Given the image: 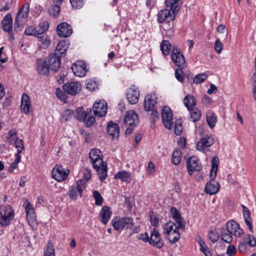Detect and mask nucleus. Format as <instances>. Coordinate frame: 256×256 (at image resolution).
<instances>
[{"mask_svg":"<svg viewBox=\"0 0 256 256\" xmlns=\"http://www.w3.org/2000/svg\"><path fill=\"white\" fill-rule=\"evenodd\" d=\"M165 4L166 6L170 8V9H163L158 12V22L160 24L164 22L167 23L173 22L180 9L182 2L174 0H165Z\"/></svg>","mask_w":256,"mask_h":256,"instance_id":"1","label":"nucleus"},{"mask_svg":"<svg viewBox=\"0 0 256 256\" xmlns=\"http://www.w3.org/2000/svg\"><path fill=\"white\" fill-rule=\"evenodd\" d=\"M112 224L114 230L121 232L124 230H130V234L138 233L140 231L139 226H134V222L130 217L116 216L112 220Z\"/></svg>","mask_w":256,"mask_h":256,"instance_id":"2","label":"nucleus"},{"mask_svg":"<svg viewBox=\"0 0 256 256\" xmlns=\"http://www.w3.org/2000/svg\"><path fill=\"white\" fill-rule=\"evenodd\" d=\"M30 11V4L26 2L18 12L14 21V28H18L28 21Z\"/></svg>","mask_w":256,"mask_h":256,"instance_id":"3","label":"nucleus"},{"mask_svg":"<svg viewBox=\"0 0 256 256\" xmlns=\"http://www.w3.org/2000/svg\"><path fill=\"white\" fill-rule=\"evenodd\" d=\"M171 58L174 64L181 69H184L186 67L185 58L176 46L173 47Z\"/></svg>","mask_w":256,"mask_h":256,"instance_id":"4","label":"nucleus"},{"mask_svg":"<svg viewBox=\"0 0 256 256\" xmlns=\"http://www.w3.org/2000/svg\"><path fill=\"white\" fill-rule=\"evenodd\" d=\"M186 167L190 175H192L194 172L200 171L202 166L197 157L192 156L188 159L186 161Z\"/></svg>","mask_w":256,"mask_h":256,"instance_id":"5","label":"nucleus"},{"mask_svg":"<svg viewBox=\"0 0 256 256\" xmlns=\"http://www.w3.org/2000/svg\"><path fill=\"white\" fill-rule=\"evenodd\" d=\"M162 116L164 126L168 129L172 128V114L168 106H164L162 110Z\"/></svg>","mask_w":256,"mask_h":256,"instance_id":"6","label":"nucleus"},{"mask_svg":"<svg viewBox=\"0 0 256 256\" xmlns=\"http://www.w3.org/2000/svg\"><path fill=\"white\" fill-rule=\"evenodd\" d=\"M72 70L75 76H84L88 71L86 64L82 60H78L72 66Z\"/></svg>","mask_w":256,"mask_h":256,"instance_id":"7","label":"nucleus"},{"mask_svg":"<svg viewBox=\"0 0 256 256\" xmlns=\"http://www.w3.org/2000/svg\"><path fill=\"white\" fill-rule=\"evenodd\" d=\"M107 104L104 100L96 102L93 106V111L96 116H104L107 113Z\"/></svg>","mask_w":256,"mask_h":256,"instance_id":"8","label":"nucleus"},{"mask_svg":"<svg viewBox=\"0 0 256 256\" xmlns=\"http://www.w3.org/2000/svg\"><path fill=\"white\" fill-rule=\"evenodd\" d=\"M140 96V91L138 88L134 85H132L126 92V98L129 103L132 104L138 102Z\"/></svg>","mask_w":256,"mask_h":256,"instance_id":"9","label":"nucleus"},{"mask_svg":"<svg viewBox=\"0 0 256 256\" xmlns=\"http://www.w3.org/2000/svg\"><path fill=\"white\" fill-rule=\"evenodd\" d=\"M81 88L82 85L78 82H68L62 86L64 91L70 95H76L78 94Z\"/></svg>","mask_w":256,"mask_h":256,"instance_id":"10","label":"nucleus"},{"mask_svg":"<svg viewBox=\"0 0 256 256\" xmlns=\"http://www.w3.org/2000/svg\"><path fill=\"white\" fill-rule=\"evenodd\" d=\"M68 173L64 170L62 166L56 165L52 172V178L58 182H62L66 179Z\"/></svg>","mask_w":256,"mask_h":256,"instance_id":"11","label":"nucleus"},{"mask_svg":"<svg viewBox=\"0 0 256 256\" xmlns=\"http://www.w3.org/2000/svg\"><path fill=\"white\" fill-rule=\"evenodd\" d=\"M56 32L59 36L66 38L72 34V30L70 24L66 22H62L57 26Z\"/></svg>","mask_w":256,"mask_h":256,"instance_id":"12","label":"nucleus"},{"mask_svg":"<svg viewBox=\"0 0 256 256\" xmlns=\"http://www.w3.org/2000/svg\"><path fill=\"white\" fill-rule=\"evenodd\" d=\"M60 56L52 53L48 57V65L50 69L56 72L58 70L60 66Z\"/></svg>","mask_w":256,"mask_h":256,"instance_id":"13","label":"nucleus"},{"mask_svg":"<svg viewBox=\"0 0 256 256\" xmlns=\"http://www.w3.org/2000/svg\"><path fill=\"white\" fill-rule=\"evenodd\" d=\"M90 162L93 167H97L98 165L102 164L104 161L102 158L101 152L98 149H93L89 153Z\"/></svg>","mask_w":256,"mask_h":256,"instance_id":"14","label":"nucleus"},{"mask_svg":"<svg viewBox=\"0 0 256 256\" xmlns=\"http://www.w3.org/2000/svg\"><path fill=\"white\" fill-rule=\"evenodd\" d=\"M36 67L37 72L42 75L46 76L49 74L50 67L47 61L43 58H38L36 60Z\"/></svg>","mask_w":256,"mask_h":256,"instance_id":"15","label":"nucleus"},{"mask_svg":"<svg viewBox=\"0 0 256 256\" xmlns=\"http://www.w3.org/2000/svg\"><path fill=\"white\" fill-rule=\"evenodd\" d=\"M157 97L154 94H147L144 99V106L146 111L148 112L154 109L156 103Z\"/></svg>","mask_w":256,"mask_h":256,"instance_id":"16","label":"nucleus"},{"mask_svg":"<svg viewBox=\"0 0 256 256\" xmlns=\"http://www.w3.org/2000/svg\"><path fill=\"white\" fill-rule=\"evenodd\" d=\"M149 243L158 248H160L164 246V242L161 238L160 234L156 229L154 230L150 234Z\"/></svg>","mask_w":256,"mask_h":256,"instance_id":"17","label":"nucleus"},{"mask_svg":"<svg viewBox=\"0 0 256 256\" xmlns=\"http://www.w3.org/2000/svg\"><path fill=\"white\" fill-rule=\"evenodd\" d=\"M226 229L230 234L236 236H240L243 232L242 230L240 228L238 223L232 220L227 222Z\"/></svg>","mask_w":256,"mask_h":256,"instance_id":"18","label":"nucleus"},{"mask_svg":"<svg viewBox=\"0 0 256 256\" xmlns=\"http://www.w3.org/2000/svg\"><path fill=\"white\" fill-rule=\"evenodd\" d=\"M214 142V140L212 136L204 137L197 143V149L202 151L204 148L210 146Z\"/></svg>","mask_w":256,"mask_h":256,"instance_id":"19","label":"nucleus"},{"mask_svg":"<svg viewBox=\"0 0 256 256\" xmlns=\"http://www.w3.org/2000/svg\"><path fill=\"white\" fill-rule=\"evenodd\" d=\"M138 116L132 110L126 112L124 118V123L126 126H136L138 122Z\"/></svg>","mask_w":256,"mask_h":256,"instance_id":"20","label":"nucleus"},{"mask_svg":"<svg viewBox=\"0 0 256 256\" xmlns=\"http://www.w3.org/2000/svg\"><path fill=\"white\" fill-rule=\"evenodd\" d=\"M112 212L110 208L108 206H104L100 212V220L104 224H108L112 216Z\"/></svg>","mask_w":256,"mask_h":256,"instance_id":"21","label":"nucleus"},{"mask_svg":"<svg viewBox=\"0 0 256 256\" xmlns=\"http://www.w3.org/2000/svg\"><path fill=\"white\" fill-rule=\"evenodd\" d=\"M106 130L108 134L114 139L119 136L120 129L118 124L112 122H110L107 125Z\"/></svg>","mask_w":256,"mask_h":256,"instance_id":"22","label":"nucleus"},{"mask_svg":"<svg viewBox=\"0 0 256 256\" xmlns=\"http://www.w3.org/2000/svg\"><path fill=\"white\" fill-rule=\"evenodd\" d=\"M210 181L208 182L205 186V191L206 193L210 195L217 193L220 189L219 184L214 180L210 179Z\"/></svg>","mask_w":256,"mask_h":256,"instance_id":"23","label":"nucleus"},{"mask_svg":"<svg viewBox=\"0 0 256 256\" xmlns=\"http://www.w3.org/2000/svg\"><path fill=\"white\" fill-rule=\"evenodd\" d=\"M12 20L10 14L5 16L1 22V26L3 30L10 34L12 30Z\"/></svg>","mask_w":256,"mask_h":256,"instance_id":"24","label":"nucleus"},{"mask_svg":"<svg viewBox=\"0 0 256 256\" xmlns=\"http://www.w3.org/2000/svg\"><path fill=\"white\" fill-rule=\"evenodd\" d=\"M170 214L172 218L174 220L175 222L178 224V227L182 228V230H184V222L178 210L174 207L170 209Z\"/></svg>","mask_w":256,"mask_h":256,"instance_id":"25","label":"nucleus"},{"mask_svg":"<svg viewBox=\"0 0 256 256\" xmlns=\"http://www.w3.org/2000/svg\"><path fill=\"white\" fill-rule=\"evenodd\" d=\"M114 178L130 183L132 180L131 172L126 170L118 172L114 175Z\"/></svg>","mask_w":256,"mask_h":256,"instance_id":"26","label":"nucleus"},{"mask_svg":"<svg viewBox=\"0 0 256 256\" xmlns=\"http://www.w3.org/2000/svg\"><path fill=\"white\" fill-rule=\"evenodd\" d=\"M30 106L31 104L28 96L26 94H23L20 106L24 114H28L30 112Z\"/></svg>","mask_w":256,"mask_h":256,"instance_id":"27","label":"nucleus"},{"mask_svg":"<svg viewBox=\"0 0 256 256\" xmlns=\"http://www.w3.org/2000/svg\"><path fill=\"white\" fill-rule=\"evenodd\" d=\"M93 168L96 170L100 180L101 182L104 181L107 176L108 168L106 164L102 162V164L98 165L96 168Z\"/></svg>","mask_w":256,"mask_h":256,"instance_id":"28","label":"nucleus"},{"mask_svg":"<svg viewBox=\"0 0 256 256\" xmlns=\"http://www.w3.org/2000/svg\"><path fill=\"white\" fill-rule=\"evenodd\" d=\"M68 48L66 42L65 40H61L58 44L54 54L60 56L61 57L64 56Z\"/></svg>","mask_w":256,"mask_h":256,"instance_id":"29","label":"nucleus"},{"mask_svg":"<svg viewBox=\"0 0 256 256\" xmlns=\"http://www.w3.org/2000/svg\"><path fill=\"white\" fill-rule=\"evenodd\" d=\"M243 216L245 223L251 232H252V226L250 217V213L248 208L244 205H242Z\"/></svg>","mask_w":256,"mask_h":256,"instance_id":"30","label":"nucleus"},{"mask_svg":"<svg viewBox=\"0 0 256 256\" xmlns=\"http://www.w3.org/2000/svg\"><path fill=\"white\" fill-rule=\"evenodd\" d=\"M206 122L210 128H213L216 124L217 122V116L212 110H208L206 112Z\"/></svg>","mask_w":256,"mask_h":256,"instance_id":"31","label":"nucleus"},{"mask_svg":"<svg viewBox=\"0 0 256 256\" xmlns=\"http://www.w3.org/2000/svg\"><path fill=\"white\" fill-rule=\"evenodd\" d=\"M178 229H182V228H178V226H175V230L166 234L170 242L174 244L179 240L180 238V234L179 233Z\"/></svg>","mask_w":256,"mask_h":256,"instance_id":"32","label":"nucleus"},{"mask_svg":"<svg viewBox=\"0 0 256 256\" xmlns=\"http://www.w3.org/2000/svg\"><path fill=\"white\" fill-rule=\"evenodd\" d=\"M37 36L38 44L42 48H46L49 46L50 41L47 35L42 34V35H38Z\"/></svg>","mask_w":256,"mask_h":256,"instance_id":"33","label":"nucleus"},{"mask_svg":"<svg viewBox=\"0 0 256 256\" xmlns=\"http://www.w3.org/2000/svg\"><path fill=\"white\" fill-rule=\"evenodd\" d=\"M218 162L219 159L218 157H214L212 160V169L210 175V178L212 180H214L216 178Z\"/></svg>","mask_w":256,"mask_h":256,"instance_id":"34","label":"nucleus"},{"mask_svg":"<svg viewBox=\"0 0 256 256\" xmlns=\"http://www.w3.org/2000/svg\"><path fill=\"white\" fill-rule=\"evenodd\" d=\"M184 104L188 110H192L195 107L196 100L194 97L192 95L186 96L184 100Z\"/></svg>","mask_w":256,"mask_h":256,"instance_id":"35","label":"nucleus"},{"mask_svg":"<svg viewBox=\"0 0 256 256\" xmlns=\"http://www.w3.org/2000/svg\"><path fill=\"white\" fill-rule=\"evenodd\" d=\"M91 112V110H88L86 112H84V110L82 108H78L76 110L75 116L77 120L82 122L83 121L84 118H86L89 114V112Z\"/></svg>","mask_w":256,"mask_h":256,"instance_id":"36","label":"nucleus"},{"mask_svg":"<svg viewBox=\"0 0 256 256\" xmlns=\"http://www.w3.org/2000/svg\"><path fill=\"white\" fill-rule=\"evenodd\" d=\"M190 114V120L193 122L198 121L201 117L202 112L198 108H196L195 107L192 108V110H188Z\"/></svg>","mask_w":256,"mask_h":256,"instance_id":"37","label":"nucleus"},{"mask_svg":"<svg viewBox=\"0 0 256 256\" xmlns=\"http://www.w3.org/2000/svg\"><path fill=\"white\" fill-rule=\"evenodd\" d=\"M172 48L171 44L168 40H164L160 44V50L164 56L169 54Z\"/></svg>","mask_w":256,"mask_h":256,"instance_id":"38","label":"nucleus"},{"mask_svg":"<svg viewBox=\"0 0 256 256\" xmlns=\"http://www.w3.org/2000/svg\"><path fill=\"white\" fill-rule=\"evenodd\" d=\"M18 135L16 130H12L9 131L7 138H6V142L11 144H14L16 142V140H18Z\"/></svg>","mask_w":256,"mask_h":256,"instance_id":"39","label":"nucleus"},{"mask_svg":"<svg viewBox=\"0 0 256 256\" xmlns=\"http://www.w3.org/2000/svg\"><path fill=\"white\" fill-rule=\"evenodd\" d=\"M14 210L10 206H2L0 208V216H14Z\"/></svg>","mask_w":256,"mask_h":256,"instance_id":"40","label":"nucleus"},{"mask_svg":"<svg viewBox=\"0 0 256 256\" xmlns=\"http://www.w3.org/2000/svg\"><path fill=\"white\" fill-rule=\"evenodd\" d=\"M182 152L180 150H176L173 152L172 161L175 164L178 165L181 161Z\"/></svg>","mask_w":256,"mask_h":256,"instance_id":"41","label":"nucleus"},{"mask_svg":"<svg viewBox=\"0 0 256 256\" xmlns=\"http://www.w3.org/2000/svg\"><path fill=\"white\" fill-rule=\"evenodd\" d=\"M60 4H54L51 6L48 10L49 14L54 16H58L60 10Z\"/></svg>","mask_w":256,"mask_h":256,"instance_id":"42","label":"nucleus"},{"mask_svg":"<svg viewBox=\"0 0 256 256\" xmlns=\"http://www.w3.org/2000/svg\"><path fill=\"white\" fill-rule=\"evenodd\" d=\"M44 256H55V250L53 244L49 242L44 252Z\"/></svg>","mask_w":256,"mask_h":256,"instance_id":"43","label":"nucleus"},{"mask_svg":"<svg viewBox=\"0 0 256 256\" xmlns=\"http://www.w3.org/2000/svg\"><path fill=\"white\" fill-rule=\"evenodd\" d=\"M177 226L178 225H176L173 222H167L164 226V234L166 235L171 232H172L173 230H175V226Z\"/></svg>","mask_w":256,"mask_h":256,"instance_id":"44","label":"nucleus"},{"mask_svg":"<svg viewBox=\"0 0 256 256\" xmlns=\"http://www.w3.org/2000/svg\"><path fill=\"white\" fill-rule=\"evenodd\" d=\"M68 194L72 200H76L78 198V196L80 194L78 192V189L76 187V186H72L70 187Z\"/></svg>","mask_w":256,"mask_h":256,"instance_id":"45","label":"nucleus"},{"mask_svg":"<svg viewBox=\"0 0 256 256\" xmlns=\"http://www.w3.org/2000/svg\"><path fill=\"white\" fill-rule=\"evenodd\" d=\"M24 205L25 206L26 212V213L27 216L28 217V216H30L34 218V210L30 203L28 201H26V202L24 203Z\"/></svg>","mask_w":256,"mask_h":256,"instance_id":"46","label":"nucleus"},{"mask_svg":"<svg viewBox=\"0 0 256 256\" xmlns=\"http://www.w3.org/2000/svg\"><path fill=\"white\" fill-rule=\"evenodd\" d=\"M14 216H0V224L2 226H6L13 220Z\"/></svg>","mask_w":256,"mask_h":256,"instance_id":"47","label":"nucleus"},{"mask_svg":"<svg viewBox=\"0 0 256 256\" xmlns=\"http://www.w3.org/2000/svg\"><path fill=\"white\" fill-rule=\"evenodd\" d=\"M86 88L90 91L95 90L98 88V82L92 79L88 80L86 82Z\"/></svg>","mask_w":256,"mask_h":256,"instance_id":"48","label":"nucleus"},{"mask_svg":"<svg viewBox=\"0 0 256 256\" xmlns=\"http://www.w3.org/2000/svg\"><path fill=\"white\" fill-rule=\"evenodd\" d=\"M93 196L95 199V204L96 206H100L102 204L104 199L98 190H94L93 192Z\"/></svg>","mask_w":256,"mask_h":256,"instance_id":"49","label":"nucleus"},{"mask_svg":"<svg viewBox=\"0 0 256 256\" xmlns=\"http://www.w3.org/2000/svg\"><path fill=\"white\" fill-rule=\"evenodd\" d=\"M86 181L82 179H80L77 181L76 187L78 189V192L80 196H82V192L86 188Z\"/></svg>","mask_w":256,"mask_h":256,"instance_id":"50","label":"nucleus"},{"mask_svg":"<svg viewBox=\"0 0 256 256\" xmlns=\"http://www.w3.org/2000/svg\"><path fill=\"white\" fill-rule=\"evenodd\" d=\"M39 30L38 32H39L40 34L42 35V34H44V32L45 31L48 30L49 28V24L46 20H44L38 24Z\"/></svg>","mask_w":256,"mask_h":256,"instance_id":"51","label":"nucleus"},{"mask_svg":"<svg viewBox=\"0 0 256 256\" xmlns=\"http://www.w3.org/2000/svg\"><path fill=\"white\" fill-rule=\"evenodd\" d=\"M180 68L175 70L174 74L176 78L180 82H183L184 80L185 74Z\"/></svg>","mask_w":256,"mask_h":256,"instance_id":"52","label":"nucleus"},{"mask_svg":"<svg viewBox=\"0 0 256 256\" xmlns=\"http://www.w3.org/2000/svg\"><path fill=\"white\" fill-rule=\"evenodd\" d=\"M244 242L248 244L250 246H256V240L254 236L250 234L246 236L244 240Z\"/></svg>","mask_w":256,"mask_h":256,"instance_id":"53","label":"nucleus"},{"mask_svg":"<svg viewBox=\"0 0 256 256\" xmlns=\"http://www.w3.org/2000/svg\"><path fill=\"white\" fill-rule=\"evenodd\" d=\"M16 154V158L14 161L8 168V170L10 172H12L14 171V170L18 167V164L20 161V155L19 154Z\"/></svg>","mask_w":256,"mask_h":256,"instance_id":"54","label":"nucleus"},{"mask_svg":"<svg viewBox=\"0 0 256 256\" xmlns=\"http://www.w3.org/2000/svg\"><path fill=\"white\" fill-rule=\"evenodd\" d=\"M207 75L204 73L199 74L194 76L193 80L194 82L196 84H201L207 78Z\"/></svg>","mask_w":256,"mask_h":256,"instance_id":"55","label":"nucleus"},{"mask_svg":"<svg viewBox=\"0 0 256 256\" xmlns=\"http://www.w3.org/2000/svg\"><path fill=\"white\" fill-rule=\"evenodd\" d=\"M24 34L28 36H38L40 34L38 30H36L33 26H29L26 28L24 31Z\"/></svg>","mask_w":256,"mask_h":256,"instance_id":"56","label":"nucleus"},{"mask_svg":"<svg viewBox=\"0 0 256 256\" xmlns=\"http://www.w3.org/2000/svg\"><path fill=\"white\" fill-rule=\"evenodd\" d=\"M86 0H70L71 5L74 8H82Z\"/></svg>","mask_w":256,"mask_h":256,"instance_id":"57","label":"nucleus"},{"mask_svg":"<svg viewBox=\"0 0 256 256\" xmlns=\"http://www.w3.org/2000/svg\"><path fill=\"white\" fill-rule=\"evenodd\" d=\"M56 94L58 98L62 102L66 100V96L65 94L59 88L56 89Z\"/></svg>","mask_w":256,"mask_h":256,"instance_id":"58","label":"nucleus"},{"mask_svg":"<svg viewBox=\"0 0 256 256\" xmlns=\"http://www.w3.org/2000/svg\"><path fill=\"white\" fill-rule=\"evenodd\" d=\"M16 148H18L16 154H19L22 152L24 150V146L23 144V142L22 140H16V142L14 144Z\"/></svg>","mask_w":256,"mask_h":256,"instance_id":"59","label":"nucleus"},{"mask_svg":"<svg viewBox=\"0 0 256 256\" xmlns=\"http://www.w3.org/2000/svg\"><path fill=\"white\" fill-rule=\"evenodd\" d=\"M150 218L151 224L154 226H156L158 224V219L156 216L153 215V212H150Z\"/></svg>","mask_w":256,"mask_h":256,"instance_id":"60","label":"nucleus"},{"mask_svg":"<svg viewBox=\"0 0 256 256\" xmlns=\"http://www.w3.org/2000/svg\"><path fill=\"white\" fill-rule=\"evenodd\" d=\"M84 121L86 126L88 127H90L92 126L95 122V118L92 116H90V114L88 117L83 120Z\"/></svg>","mask_w":256,"mask_h":256,"instance_id":"61","label":"nucleus"},{"mask_svg":"<svg viewBox=\"0 0 256 256\" xmlns=\"http://www.w3.org/2000/svg\"><path fill=\"white\" fill-rule=\"evenodd\" d=\"M220 236H221V239L224 242H225L226 243L230 244L232 240V238L230 234H228L226 233H224L223 232H222Z\"/></svg>","mask_w":256,"mask_h":256,"instance_id":"62","label":"nucleus"},{"mask_svg":"<svg viewBox=\"0 0 256 256\" xmlns=\"http://www.w3.org/2000/svg\"><path fill=\"white\" fill-rule=\"evenodd\" d=\"M92 176V172L90 169L88 168H86L83 172V176L82 180L88 182V180Z\"/></svg>","mask_w":256,"mask_h":256,"instance_id":"63","label":"nucleus"},{"mask_svg":"<svg viewBox=\"0 0 256 256\" xmlns=\"http://www.w3.org/2000/svg\"><path fill=\"white\" fill-rule=\"evenodd\" d=\"M208 236L209 238L212 242H216L219 238V234L213 230H210V232Z\"/></svg>","mask_w":256,"mask_h":256,"instance_id":"64","label":"nucleus"}]
</instances>
